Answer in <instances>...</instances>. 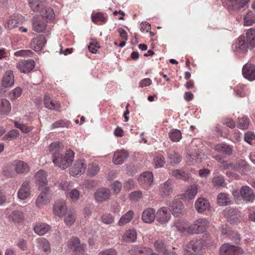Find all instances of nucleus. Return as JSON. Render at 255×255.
Masks as SVG:
<instances>
[{"instance_id": "obj_1", "label": "nucleus", "mask_w": 255, "mask_h": 255, "mask_svg": "<svg viewBox=\"0 0 255 255\" xmlns=\"http://www.w3.org/2000/svg\"><path fill=\"white\" fill-rule=\"evenodd\" d=\"M61 143H52L49 146V150L53 154V162L56 166L62 169L69 167L74 160V152L71 150H68L65 154H63Z\"/></svg>"}, {"instance_id": "obj_2", "label": "nucleus", "mask_w": 255, "mask_h": 255, "mask_svg": "<svg viewBox=\"0 0 255 255\" xmlns=\"http://www.w3.org/2000/svg\"><path fill=\"white\" fill-rule=\"evenodd\" d=\"M54 17L52 8L49 7L45 9L44 15L39 14L33 17L32 20L33 30L38 33L43 32L47 26V20H51Z\"/></svg>"}, {"instance_id": "obj_3", "label": "nucleus", "mask_w": 255, "mask_h": 255, "mask_svg": "<svg viewBox=\"0 0 255 255\" xmlns=\"http://www.w3.org/2000/svg\"><path fill=\"white\" fill-rule=\"evenodd\" d=\"M255 47V29L250 28L245 36H241L236 44V48L241 52H246L248 49L252 50Z\"/></svg>"}, {"instance_id": "obj_4", "label": "nucleus", "mask_w": 255, "mask_h": 255, "mask_svg": "<svg viewBox=\"0 0 255 255\" xmlns=\"http://www.w3.org/2000/svg\"><path fill=\"white\" fill-rule=\"evenodd\" d=\"M208 225L209 221L207 220L200 218L188 228L187 232L190 234H200L204 232Z\"/></svg>"}, {"instance_id": "obj_5", "label": "nucleus", "mask_w": 255, "mask_h": 255, "mask_svg": "<svg viewBox=\"0 0 255 255\" xmlns=\"http://www.w3.org/2000/svg\"><path fill=\"white\" fill-rule=\"evenodd\" d=\"M187 248L186 255H201L204 250L203 241L201 240H193Z\"/></svg>"}, {"instance_id": "obj_6", "label": "nucleus", "mask_w": 255, "mask_h": 255, "mask_svg": "<svg viewBox=\"0 0 255 255\" xmlns=\"http://www.w3.org/2000/svg\"><path fill=\"white\" fill-rule=\"evenodd\" d=\"M67 245L74 254H82L84 252V245L81 244L80 239L77 237H74L71 238L68 241Z\"/></svg>"}, {"instance_id": "obj_7", "label": "nucleus", "mask_w": 255, "mask_h": 255, "mask_svg": "<svg viewBox=\"0 0 255 255\" xmlns=\"http://www.w3.org/2000/svg\"><path fill=\"white\" fill-rule=\"evenodd\" d=\"M227 221L232 224H237L242 220L241 213L237 210L230 209L225 211Z\"/></svg>"}, {"instance_id": "obj_8", "label": "nucleus", "mask_w": 255, "mask_h": 255, "mask_svg": "<svg viewBox=\"0 0 255 255\" xmlns=\"http://www.w3.org/2000/svg\"><path fill=\"white\" fill-rule=\"evenodd\" d=\"M169 207L172 215L175 217H179L183 214L184 205L178 199L173 200L169 205Z\"/></svg>"}, {"instance_id": "obj_9", "label": "nucleus", "mask_w": 255, "mask_h": 255, "mask_svg": "<svg viewBox=\"0 0 255 255\" xmlns=\"http://www.w3.org/2000/svg\"><path fill=\"white\" fill-rule=\"evenodd\" d=\"M25 20L24 17L21 14H13L5 24V27L8 29L18 27L19 24L22 23Z\"/></svg>"}, {"instance_id": "obj_10", "label": "nucleus", "mask_w": 255, "mask_h": 255, "mask_svg": "<svg viewBox=\"0 0 255 255\" xmlns=\"http://www.w3.org/2000/svg\"><path fill=\"white\" fill-rule=\"evenodd\" d=\"M16 67L21 73H28L34 68L35 62L32 59L22 60L17 64Z\"/></svg>"}, {"instance_id": "obj_11", "label": "nucleus", "mask_w": 255, "mask_h": 255, "mask_svg": "<svg viewBox=\"0 0 255 255\" xmlns=\"http://www.w3.org/2000/svg\"><path fill=\"white\" fill-rule=\"evenodd\" d=\"M10 169H14L17 173H27L29 171L28 165L21 160H14L10 166Z\"/></svg>"}, {"instance_id": "obj_12", "label": "nucleus", "mask_w": 255, "mask_h": 255, "mask_svg": "<svg viewBox=\"0 0 255 255\" xmlns=\"http://www.w3.org/2000/svg\"><path fill=\"white\" fill-rule=\"evenodd\" d=\"M47 40L44 35H39L32 40L30 43L31 48L35 51H39L42 50Z\"/></svg>"}, {"instance_id": "obj_13", "label": "nucleus", "mask_w": 255, "mask_h": 255, "mask_svg": "<svg viewBox=\"0 0 255 255\" xmlns=\"http://www.w3.org/2000/svg\"><path fill=\"white\" fill-rule=\"evenodd\" d=\"M195 208L198 213H203L210 208L209 202L205 198L200 197L195 202Z\"/></svg>"}, {"instance_id": "obj_14", "label": "nucleus", "mask_w": 255, "mask_h": 255, "mask_svg": "<svg viewBox=\"0 0 255 255\" xmlns=\"http://www.w3.org/2000/svg\"><path fill=\"white\" fill-rule=\"evenodd\" d=\"M53 211L54 214L62 217L67 211V206L65 202L63 200H59L55 203L53 206Z\"/></svg>"}, {"instance_id": "obj_15", "label": "nucleus", "mask_w": 255, "mask_h": 255, "mask_svg": "<svg viewBox=\"0 0 255 255\" xmlns=\"http://www.w3.org/2000/svg\"><path fill=\"white\" fill-rule=\"evenodd\" d=\"M35 180L39 190H42L43 188H46L47 185L46 172L42 170H39L35 175Z\"/></svg>"}, {"instance_id": "obj_16", "label": "nucleus", "mask_w": 255, "mask_h": 255, "mask_svg": "<svg viewBox=\"0 0 255 255\" xmlns=\"http://www.w3.org/2000/svg\"><path fill=\"white\" fill-rule=\"evenodd\" d=\"M48 195L49 188H44V190L41 191L36 199L35 201L36 206L38 208H40L42 206L49 203L50 199L48 197Z\"/></svg>"}, {"instance_id": "obj_17", "label": "nucleus", "mask_w": 255, "mask_h": 255, "mask_svg": "<svg viewBox=\"0 0 255 255\" xmlns=\"http://www.w3.org/2000/svg\"><path fill=\"white\" fill-rule=\"evenodd\" d=\"M95 199L99 202H103L110 199L111 191L105 188H101L95 193Z\"/></svg>"}, {"instance_id": "obj_18", "label": "nucleus", "mask_w": 255, "mask_h": 255, "mask_svg": "<svg viewBox=\"0 0 255 255\" xmlns=\"http://www.w3.org/2000/svg\"><path fill=\"white\" fill-rule=\"evenodd\" d=\"M170 218V214L168 212V208L165 207L159 209L156 215V220L160 224L167 223Z\"/></svg>"}, {"instance_id": "obj_19", "label": "nucleus", "mask_w": 255, "mask_h": 255, "mask_svg": "<svg viewBox=\"0 0 255 255\" xmlns=\"http://www.w3.org/2000/svg\"><path fill=\"white\" fill-rule=\"evenodd\" d=\"M244 77L249 81L255 80V65L253 64H246L243 68Z\"/></svg>"}, {"instance_id": "obj_20", "label": "nucleus", "mask_w": 255, "mask_h": 255, "mask_svg": "<svg viewBox=\"0 0 255 255\" xmlns=\"http://www.w3.org/2000/svg\"><path fill=\"white\" fill-rule=\"evenodd\" d=\"M128 156V153L125 150H118L114 153L113 162L116 165L122 164Z\"/></svg>"}, {"instance_id": "obj_21", "label": "nucleus", "mask_w": 255, "mask_h": 255, "mask_svg": "<svg viewBox=\"0 0 255 255\" xmlns=\"http://www.w3.org/2000/svg\"><path fill=\"white\" fill-rule=\"evenodd\" d=\"M238 247L229 244H224L220 248V255H237Z\"/></svg>"}, {"instance_id": "obj_22", "label": "nucleus", "mask_w": 255, "mask_h": 255, "mask_svg": "<svg viewBox=\"0 0 255 255\" xmlns=\"http://www.w3.org/2000/svg\"><path fill=\"white\" fill-rule=\"evenodd\" d=\"M240 194L243 199L248 202H252L255 198L253 190L247 186H243L241 188Z\"/></svg>"}, {"instance_id": "obj_23", "label": "nucleus", "mask_w": 255, "mask_h": 255, "mask_svg": "<svg viewBox=\"0 0 255 255\" xmlns=\"http://www.w3.org/2000/svg\"><path fill=\"white\" fill-rule=\"evenodd\" d=\"M29 4L32 10L36 12H44L45 7L44 0H29Z\"/></svg>"}, {"instance_id": "obj_24", "label": "nucleus", "mask_w": 255, "mask_h": 255, "mask_svg": "<svg viewBox=\"0 0 255 255\" xmlns=\"http://www.w3.org/2000/svg\"><path fill=\"white\" fill-rule=\"evenodd\" d=\"M18 197L21 200L27 199L30 195L29 182L26 181L23 182L18 192Z\"/></svg>"}, {"instance_id": "obj_25", "label": "nucleus", "mask_w": 255, "mask_h": 255, "mask_svg": "<svg viewBox=\"0 0 255 255\" xmlns=\"http://www.w3.org/2000/svg\"><path fill=\"white\" fill-rule=\"evenodd\" d=\"M155 218V211L152 208H147L144 210L142 215V221L147 223L153 222Z\"/></svg>"}, {"instance_id": "obj_26", "label": "nucleus", "mask_w": 255, "mask_h": 255, "mask_svg": "<svg viewBox=\"0 0 255 255\" xmlns=\"http://www.w3.org/2000/svg\"><path fill=\"white\" fill-rule=\"evenodd\" d=\"M86 168V164L82 161H76L72 168L71 172L73 176L83 173Z\"/></svg>"}, {"instance_id": "obj_27", "label": "nucleus", "mask_w": 255, "mask_h": 255, "mask_svg": "<svg viewBox=\"0 0 255 255\" xmlns=\"http://www.w3.org/2000/svg\"><path fill=\"white\" fill-rule=\"evenodd\" d=\"M173 185L170 180H167L160 186V191L163 196H168L172 192Z\"/></svg>"}, {"instance_id": "obj_28", "label": "nucleus", "mask_w": 255, "mask_h": 255, "mask_svg": "<svg viewBox=\"0 0 255 255\" xmlns=\"http://www.w3.org/2000/svg\"><path fill=\"white\" fill-rule=\"evenodd\" d=\"M11 111V105L6 99H2L0 100V114L7 115Z\"/></svg>"}, {"instance_id": "obj_29", "label": "nucleus", "mask_w": 255, "mask_h": 255, "mask_svg": "<svg viewBox=\"0 0 255 255\" xmlns=\"http://www.w3.org/2000/svg\"><path fill=\"white\" fill-rule=\"evenodd\" d=\"M63 216L64 223L67 226H72L76 221V214L72 211H67Z\"/></svg>"}, {"instance_id": "obj_30", "label": "nucleus", "mask_w": 255, "mask_h": 255, "mask_svg": "<svg viewBox=\"0 0 255 255\" xmlns=\"http://www.w3.org/2000/svg\"><path fill=\"white\" fill-rule=\"evenodd\" d=\"M14 76L11 71H7L5 75L3 77L2 85L5 87H9L14 84Z\"/></svg>"}, {"instance_id": "obj_31", "label": "nucleus", "mask_w": 255, "mask_h": 255, "mask_svg": "<svg viewBox=\"0 0 255 255\" xmlns=\"http://www.w3.org/2000/svg\"><path fill=\"white\" fill-rule=\"evenodd\" d=\"M215 150L218 152H222L228 155H231L233 152L232 147L224 143L218 144L215 146Z\"/></svg>"}, {"instance_id": "obj_32", "label": "nucleus", "mask_w": 255, "mask_h": 255, "mask_svg": "<svg viewBox=\"0 0 255 255\" xmlns=\"http://www.w3.org/2000/svg\"><path fill=\"white\" fill-rule=\"evenodd\" d=\"M50 227L45 224H39L36 225L34 228L35 233L39 236H42L48 232Z\"/></svg>"}, {"instance_id": "obj_33", "label": "nucleus", "mask_w": 255, "mask_h": 255, "mask_svg": "<svg viewBox=\"0 0 255 255\" xmlns=\"http://www.w3.org/2000/svg\"><path fill=\"white\" fill-rule=\"evenodd\" d=\"M44 103L45 108L50 110H57L60 107V105L58 103H55L48 95L44 97Z\"/></svg>"}, {"instance_id": "obj_34", "label": "nucleus", "mask_w": 255, "mask_h": 255, "mask_svg": "<svg viewBox=\"0 0 255 255\" xmlns=\"http://www.w3.org/2000/svg\"><path fill=\"white\" fill-rule=\"evenodd\" d=\"M153 180V174L151 172L146 171L142 173L139 177V180L145 183L146 185H150Z\"/></svg>"}, {"instance_id": "obj_35", "label": "nucleus", "mask_w": 255, "mask_h": 255, "mask_svg": "<svg viewBox=\"0 0 255 255\" xmlns=\"http://www.w3.org/2000/svg\"><path fill=\"white\" fill-rule=\"evenodd\" d=\"M123 240L127 242H133L136 239V233L134 230H128L126 231L123 237Z\"/></svg>"}, {"instance_id": "obj_36", "label": "nucleus", "mask_w": 255, "mask_h": 255, "mask_svg": "<svg viewBox=\"0 0 255 255\" xmlns=\"http://www.w3.org/2000/svg\"><path fill=\"white\" fill-rule=\"evenodd\" d=\"M255 23V14L250 11L244 17V24L245 26H251Z\"/></svg>"}, {"instance_id": "obj_37", "label": "nucleus", "mask_w": 255, "mask_h": 255, "mask_svg": "<svg viewBox=\"0 0 255 255\" xmlns=\"http://www.w3.org/2000/svg\"><path fill=\"white\" fill-rule=\"evenodd\" d=\"M217 201L220 206H226L231 204V200L228 195L224 193L219 194L217 197Z\"/></svg>"}, {"instance_id": "obj_38", "label": "nucleus", "mask_w": 255, "mask_h": 255, "mask_svg": "<svg viewBox=\"0 0 255 255\" xmlns=\"http://www.w3.org/2000/svg\"><path fill=\"white\" fill-rule=\"evenodd\" d=\"M133 215V212L131 210L128 211L121 218L118 223L119 225L122 226L129 223L132 219Z\"/></svg>"}, {"instance_id": "obj_39", "label": "nucleus", "mask_w": 255, "mask_h": 255, "mask_svg": "<svg viewBox=\"0 0 255 255\" xmlns=\"http://www.w3.org/2000/svg\"><path fill=\"white\" fill-rule=\"evenodd\" d=\"M168 134L169 138L173 142H178L182 137L181 131L177 129H171Z\"/></svg>"}, {"instance_id": "obj_40", "label": "nucleus", "mask_w": 255, "mask_h": 255, "mask_svg": "<svg viewBox=\"0 0 255 255\" xmlns=\"http://www.w3.org/2000/svg\"><path fill=\"white\" fill-rule=\"evenodd\" d=\"M67 198L73 202L77 201L80 197V192L76 189H70L65 193Z\"/></svg>"}, {"instance_id": "obj_41", "label": "nucleus", "mask_w": 255, "mask_h": 255, "mask_svg": "<svg viewBox=\"0 0 255 255\" xmlns=\"http://www.w3.org/2000/svg\"><path fill=\"white\" fill-rule=\"evenodd\" d=\"M235 3L232 5V9L234 10H238L245 7L250 1V0H228Z\"/></svg>"}, {"instance_id": "obj_42", "label": "nucleus", "mask_w": 255, "mask_h": 255, "mask_svg": "<svg viewBox=\"0 0 255 255\" xmlns=\"http://www.w3.org/2000/svg\"><path fill=\"white\" fill-rule=\"evenodd\" d=\"M134 252L137 255H150L152 251L150 248L140 246L134 247Z\"/></svg>"}, {"instance_id": "obj_43", "label": "nucleus", "mask_w": 255, "mask_h": 255, "mask_svg": "<svg viewBox=\"0 0 255 255\" xmlns=\"http://www.w3.org/2000/svg\"><path fill=\"white\" fill-rule=\"evenodd\" d=\"M154 246L156 250L158 252L163 253L164 254H165L167 252H168V250L167 249L166 244L163 240H158L156 241L154 243Z\"/></svg>"}, {"instance_id": "obj_44", "label": "nucleus", "mask_w": 255, "mask_h": 255, "mask_svg": "<svg viewBox=\"0 0 255 255\" xmlns=\"http://www.w3.org/2000/svg\"><path fill=\"white\" fill-rule=\"evenodd\" d=\"M19 135V131L16 129H13L8 131L3 137V140L5 141L11 140Z\"/></svg>"}, {"instance_id": "obj_45", "label": "nucleus", "mask_w": 255, "mask_h": 255, "mask_svg": "<svg viewBox=\"0 0 255 255\" xmlns=\"http://www.w3.org/2000/svg\"><path fill=\"white\" fill-rule=\"evenodd\" d=\"M170 163L172 165H175L179 163L181 160V155L176 152H173L169 154L168 155Z\"/></svg>"}, {"instance_id": "obj_46", "label": "nucleus", "mask_w": 255, "mask_h": 255, "mask_svg": "<svg viewBox=\"0 0 255 255\" xmlns=\"http://www.w3.org/2000/svg\"><path fill=\"white\" fill-rule=\"evenodd\" d=\"M11 220L15 223H19L23 219V214L18 211H14L9 216Z\"/></svg>"}, {"instance_id": "obj_47", "label": "nucleus", "mask_w": 255, "mask_h": 255, "mask_svg": "<svg viewBox=\"0 0 255 255\" xmlns=\"http://www.w3.org/2000/svg\"><path fill=\"white\" fill-rule=\"evenodd\" d=\"M154 166L155 168H159L162 167L165 164V158L161 154L156 155L153 158Z\"/></svg>"}, {"instance_id": "obj_48", "label": "nucleus", "mask_w": 255, "mask_h": 255, "mask_svg": "<svg viewBox=\"0 0 255 255\" xmlns=\"http://www.w3.org/2000/svg\"><path fill=\"white\" fill-rule=\"evenodd\" d=\"M70 125V122L65 120H60L58 121H57L51 125V127L52 128H58L60 127H66L68 128Z\"/></svg>"}, {"instance_id": "obj_49", "label": "nucleus", "mask_w": 255, "mask_h": 255, "mask_svg": "<svg viewBox=\"0 0 255 255\" xmlns=\"http://www.w3.org/2000/svg\"><path fill=\"white\" fill-rule=\"evenodd\" d=\"M249 122L247 118H239L238 127L242 129H246L248 128Z\"/></svg>"}, {"instance_id": "obj_50", "label": "nucleus", "mask_w": 255, "mask_h": 255, "mask_svg": "<svg viewBox=\"0 0 255 255\" xmlns=\"http://www.w3.org/2000/svg\"><path fill=\"white\" fill-rule=\"evenodd\" d=\"M203 241V244L205 246H211L214 245L213 241L210 235L206 233L203 235L202 239L201 240Z\"/></svg>"}, {"instance_id": "obj_51", "label": "nucleus", "mask_w": 255, "mask_h": 255, "mask_svg": "<svg viewBox=\"0 0 255 255\" xmlns=\"http://www.w3.org/2000/svg\"><path fill=\"white\" fill-rule=\"evenodd\" d=\"M15 127L21 130L23 133H28L31 130V128L30 127H27L24 124H21L18 122H14Z\"/></svg>"}, {"instance_id": "obj_52", "label": "nucleus", "mask_w": 255, "mask_h": 255, "mask_svg": "<svg viewBox=\"0 0 255 255\" xmlns=\"http://www.w3.org/2000/svg\"><path fill=\"white\" fill-rule=\"evenodd\" d=\"M197 193V186L195 185H191L188 190V193L187 194V197L189 199H192L194 198Z\"/></svg>"}, {"instance_id": "obj_53", "label": "nucleus", "mask_w": 255, "mask_h": 255, "mask_svg": "<svg viewBox=\"0 0 255 255\" xmlns=\"http://www.w3.org/2000/svg\"><path fill=\"white\" fill-rule=\"evenodd\" d=\"M22 93V90L20 87H17L15 88L10 93L11 100H13L17 99L21 95Z\"/></svg>"}, {"instance_id": "obj_54", "label": "nucleus", "mask_w": 255, "mask_h": 255, "mask_svg": "<svg viewBox=\"0 0 255 255\" xmlns=\"http://www.w3.org/2000/svg\"><path fill=\"white\" fill-rule=\"evenodd\" d=\"M114 220V217L110 214H105L101 217V221L103 223L107 224H110L113 223Z\"/></svg>"}, {"instance_id": "obj_55", "label": "nucleus", "mask_w": 255, "mask_h": 255, "mask_svg": "<svg viewBox=\"0 0 255 255\" xmlns=\"http://www.w3.org/2000/svg\"><path fill=\"white\" fill-rule=\"evenodd\" d=\"M92 20L94 23H96L98 21L105 22L107 19L104 17L103 14L101 12H98L92 15Z\"/></svg>"}, {"instance_id": "obj_56", "label": "nucleus", "mask_w": 255, "mask_h": 255, "mask_svg": "<svg viewBox=\"0 0 255 255\" xmlns=\"http://www.w3.org/2000/svg\"><path fill=\"white\" fill-rule=\"evenodd\" d=\"M88 172L92 176H95L99 171V167L96 164L93 163L88 167Z\"/></svg>"}, {"instance_id": "obj_57", "label": "nucleus", "mask_w": 255, "mask_h": 255, "mask_svg": "<svg viewBox=\"0 0 255 255\" xmlns=\"http://www.w3.org/2000/svg\"><path fill=\"white\" fill-rule=\"evenodd\" d=\"M40 243L41 244L43 250L46 253H50V245L49 242L45 239H41Z\"/></svg>"}, {"instance_id": "obj_58", "label": "nucleus", "mask_w": 255, "mask_h": 255, "mask_svg": "<svg viewBox=\"0 0 255 255\" xmlns=\"http://www.w3.org/2000/svg\"><path fill=\"white\" fill-rule=\"evenodd\" d=\"M225 180L223 177L219 176L213 178V182L215 186H223Z\"/></svg>"}, {"instance_id": "obj_59", "label": "nucleus", "mask_w": 255, "mask_h": 255, "mask_svg": "<svg viewBox=\"0 0 255 255\" xmlns=\"http://www.w3.org/2000/svg\"><path fill=\"white\" fill-rule=\"evenodd\" d=\"M189 160H191L192 163H194L193 161H195V163H200L201 162V157L200 155L194 154H189L187 157Z\"/></svg>"}, {"instance_id": "obj_60", "label": "nucleus", "mask_w": 255, "mask_h": 255, "mask_svg": "<svg viewBox=\"0 0 255 255\" xmlns=\"http://www.w3.org/2000/svg\"><path fill=\"white\" fill-rule=\"evenodd\" d=\"M255 138V134L253 132H248L245 134L244 139L249 144H251V141Z\"/></svg>"}, {"instance_id": "obj_61", "label": "nucleus", "mask_w": 255, "mask_h": 255, "mask_svg": "<svg viewBox=\"0 0 255 255\" xmlns=\"http://www.w3.org/2000/svg\"><path fill=\"white\" fill-rule=\"evenodd\" d=\"M117 251L114 249L104 250L99 253V255H117Z\"/></svg>"}, {"instance_id": "obj_62", "label": "nucleus", "mask_w": 255, "mask_h": 255, "mask_svg": "<svg viewBox=\"0 0 255 255\" xmlns=\"http://www.w3.org/2000/svg\"><path fill=\"white\" fill-rule=\"evenodd\" d=\"M142 193L140 191H136L130 194V199L133 200H137L141 197Z\"/></svg>"}, {"instance_id": "obj_63", "label": "nucleus", "mask_w": 255, "mask_h": 255, "mask_svg": "<svg viewBox=\"0 0 255 255\" xmlns=\"http://www.w3.org/2000/svg\"><path fill=\"white\" fill-rule=\"evenodd\" d=\"M112 188L114 192L118 194L122 188V183L119 181H115L112 184Z\"/></svg>"}, {"instance_id": "obj_64", "label": "nucleus", "mask_w": 255, "mask_h": 255, "mask_svg": "<svg viewBox=\"0 0 255 255\" xmlns=\"http://www.w3.org/2000/svg\"><path fill=\"white\" fill-rule=\"evenodd\" d=\"M100 47L98 44V42H96L95 44L94 43L91 42L90 45L88 46V49L90 52L92 53H96L97 52V50L96 49V48H99Z\"/></svg>"}]
</instances>
